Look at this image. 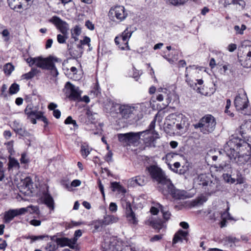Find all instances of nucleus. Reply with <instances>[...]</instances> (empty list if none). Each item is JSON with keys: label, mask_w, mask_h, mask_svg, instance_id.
I'll list each match as a JSON object with an SVG mask.
<instances>
[{"label": "nucleus", "mask_w": 251, "mask_h": 251, "mask_svg": "<svg viewBox=\"0 0 251 251\" xmlns=\"http://www.w3.org/2000/svg\"><path fill=\"white\" fill-rule=\"evenodd\" d=\"M249 144L241 139L232 138L226 142L224 147V151L229 159L239 165H251V158L247 154H240Z\"/></svg>", "instance_id": "1"}, {"label": "nucleus", "mask_w": 251, "mask_h": 251, "mask_svg": "<svg viewBox=\"0 0 251 251\" xmlns=\"http://www.w3.org/2000/svg\"><path fill=\"white\" fill-rule=\"evenodd\" d=\"M108 106L110 107L109 112L112 116L117 118L121 117L125 119L131 118L136 110V107L131 104H121L109 102Z\"/></svg>", "instance_id": "2"}, {"label": "nucleus", "mask_w": 251, "mask_h": 251, "mask_svg": "<svg viewBox=\"0 0 251 251\" xmlns=\"http://www.w3.org/2000/svg\"><path fill=\"white\" fill-rule=\"evenodd\" d=\"M216 121L211 115L207 114L200 119L199 122L194 125L195 128H199L201 132L207 134L212 133L215 129Z\"/></svg>", "instance_id": "3"}, {"label": "nucleus", "mask_w": 251, "mask_h": 251, "mask_svg": "<svg viewBox=\"0 0 251 251\" xmlns=\"http://www.w3.org/2000/svg\"><path fill=\"white\" fill-rule=\"evenodd\" d=\"M236 110L243 115H250L249 110V100L246 92L242 90L236 96L234 101Z\"/></svg>", "instance_id": "4"}, {"label": "nucleus", "mask_w": 251, "mask_h": 251, "mask_svg": "<svg viewBox=\"0 0 251 251\" xmlns=\"http://www.w3.org/2000/svg\"><path fill=\"white\" fill-rule=\"evenodd\" d=\"M120 241L116 237L106 234L104 235L101 243L102 251H117L120 248Z\"/></svg>", "instance_id": "5"}, {"label": "nucleus", "mask_w": 251, "mask_h": 251, "mask_svg": "<svg viewBox=\"0 0 251 251\" xmlns=\"http://www.w3.org/2000/svg\"><path fill=\"white\" fill-rule=\"evenodd\" d=\"M132 33L127 27L120 35L115 37V42L121 50H130L128 43Z\"/></svg>", "instance_id": "6"}, {"label": "nucleus", "mask_w": 251, "mask_h": 251, "mask_svg": "<svg viewBox=\"0 0 251 251\" xmlns=\"http://www.w3.org/2000/svg\"><path fill=\"white\" fill-rule=\"evenodd\" d=\"M117 136L119 142L124 146L134 145L139 140V132L120 133L118 134Z\"/></svg>", "instance_id": "7"}, {"label": "nucleus", "mask_w": 251, "mask_h": 251, "mask_svg": "<svg viewBox=\"0 0 251 251\" xmlns=\"http://www.w3.org/2000/svg\"><path fill=\"white\" fill-rule=\"evenodd\" d=\"M27 118L33 124L36 123V119H41L45 123H47L46 118L43 116L44 112L37 111L32 105H28L25 110Z\"/></svg>", "instance_id": "8"}, {"label": "nucleus", "mask_w": 251, "mask_h": 251, "mask_svg": "<svg viewBox=\"0 0 251 251\" xmlns=\"http://www.w3.org/2000/svg\"><path fill=\"white\" fill-rule=\"evenodd\" d=\"M139 138L143 137L144 143L146 147H155V140L159 138V134L155 131L145 130L139 132Z\"/></svg>", "instance_id": "9"}, {"label": "nucleus", "mask_w": 251, "mask_h": 251, "mask_svg": "<svg viewBox=\"0 0 251 251\" xmlns=\"http://www.w3.org/2000/svg\"><path fill=\"white\" fill-rule=\"evenodd\" d=\"M146 169L152 179L156 181L158 184L167 177L164 172L156 166L151 165L147 167Z\"/></svg>", "instance_id": "10"}, {"label": "nucleus", "mask_w": 251, "mask_h": 251, "mask_svg": "<svg viewBox=\"0 0 251 251\" xmlns=\"http://www.w3.org/2000/svg\"><path fill=\"white\" fill-rule=\"evenodd\" d=\"M122 204L126 209V217L128 222L131 224L136 225L138 224V221L135 214L132 211L130 202L126 200H123Z\"/></svg>", "instance_id": "11"}, {"label": "nucleus", "mask_w": 251, "mask_h": 251, "mask_svg": "<svg viewBox=\"0 0 251 251\" xmlns=\"http://www.w3.org/2000/svg\"><path fill=\"white\" fill-rule=\"evenodd\" d=\"M48 75H50L52 76V79L54 82L56 81V76L58 75V72L55 66V64L60 61L56 57L52 56H48ZM51 79L52 78H50Z\"/></svg>", "instance_id": "12"}, {"label": "nucleus", "mask_w": 251, "mask_h": 251, "mask_svg": "<svg viewBox=\"0 0 251 251\" xmlns=\"http://www.w3.org/2000/svg\"><path fill=\"white\" fill-rule=\"evenodd\" d=\"M49 21L52 23L61 33L69 32V25L59 17L54 16L50 18Z\"/></svg>", "instance_id": "13"}, {"label": "nucleus", "mask_w": 251, "mask_h": 251, "mask_svg": "<svg viewBox=\"0 0 251 251\" xmlns=\"http://www.w3.org/2000/svg\"><path fill=\"white\" fill-rule=\"evenodd\" d=\"M26 62L29 66L35 65L42 69L47 68V58H43L42 57H29L26 59Z\"/></svg>", "instance_id": "14"}, {"label": "nucleus", "mask_w": 251, "mask_h": 251, "mask_svg": "<svg viewBox=\"0 0 251 251\" xmlns=\"http://www.w3.org/2000/svg\"><path fill=\"white\" fill-rule=\"evenodd\" d=\"M109 15L115 17L117 19L121 21L126 19L127 16V13L125 12V9L124 6H117L110 9L109 12Z\"/></svg>", "instance_id": "15"}, {"label": "nucleus", "mask_w": 251, "mask_h": 251, "mask_svg": "<svg viewBox=\"0 0 251 251\" xmlns=\"http://www.w3.org/2000/svg\"><path fill=\"white\" fill-rule=\"evenodd\" d=\"M245 52L244 56L238 57L239 61L243 67L249 68L251 67V46L246 47Z\"/></svg>", "instance_id": "16"}, {"label": "nucleus", "mask_w": 251, "mask_h": 251, "mask_svg": "<svg viewBox=\"0 0 251 251\" xmlns=\"http://www.w3.org/2000/svg\"><path fill=\"white\" fill-rule=\"evenodd\" d=\"M158 187L159 190L164 195L168 196L170 194L171 191L175 187L172 183L170 179L167 177L160 183Z\"/></svg>", "instance_id": "17"}, {"label": "nucleus", "mask_w": 251, "mask_h": 251, "mask_svg": "<svg viewBox=\"0 0 251 251\" xmlns=\"http://www.w3.org/2000/svg\"><path fill=\"white\" fill-rule=\"evenodd\" d=\"M65 87L70 90L69 98L73 100H79L80 99L81 91L78 87L73 85L70 82H67Z\"/></svg>", "instance_id": "18"}, {"label": "nucleus", "mask_w": 251, "mask_h": 251, "mask_svg": "<svg viewBox=\"0 0 251 251\" xmlns=\"http://www.w3.org/2000/svg\"><path fill=\"white\" fill-rule=\"evenodd\" d=\"M158 92L160 93L165 99L164 105L165 106H168L172 100V96L174 95V92L173 90L172 89L171 91L170 89L167 88H161L158 89Z\"/></svg>", "instance_id": "19"}, {"label": "nucleus", "mask_w": 251, "mask_h": 251, "mask_svg": "<svg viewBox=\"0 0 251 251\" xmlns=\"http://www.w3.org/2000/svg\"><path fill=\"white\" fill-rule=\"evenodd\" d=\"M55 241L58 245L61 247L68 246L71 249H75V241L74 240L69 239L67 238H56Z\"/></svg>", "instance_id": "20"}, {"label": "nucleus", "mask_w": 251, "mask_h": 251, "mask_svg": "<svg viewBox=\"0 0 251 251\" xmlns=\"http://www.w3.org/2000/svg\"><path fill=\"white\" fill-rule=\"evenodd\" d=\"M183 117L182 114L173 113L168 115L166 118V122L169 126H173L177 122H179L180 119Z\"/></svg>", "instance_id": "21"}, {"label": "nucleus", "mask_w": 251, "mask_h": 251, "mask_svg": "<svg viewBox=\"0 0 251 251\" xmlns=\"http://www.w3.org/2000/svg\"><path fill=\"white\" fill-rule=\"evenodd\" d=\"M231 4L239 5L242 9H244L246 6V2L244 0H225L223 3L224 7L225 8Z\"/></svg>", "instance_id": "22"}, {"label": "nucleus", "mask_w": 251, "mask_h": 251, "mask_svg": "<svg viewBox=\"0 0 251 251\" xmlns=\"http://www.w3.org/2000/svg\"><path fill=\"white\" fill-rule=\"evenodd\" d=\"M23 0H7L9 6L10 8L15 11H18L19 10L23 8Z\"/></svg>", "instance_id": "23"}, {"label": "nucleus", "mask_w": 251, "mask_h": 251, "mask_svg": "<svg viewBox=\"0 0 251 251\" xmlns=\"http://www.w3.org/2000/svg\"><path fill=\"white\" fill-rule=\"evenodd\" d=\"M187 235L188 232L187 231L179 230L174 235L173 241V244H176L179 242H182L183 239H184Z\"/></svg>", "instance_id": "24"}, {"label": "nucleus", "mask_w": 251, "mask_h": 251, "mask_svg": "<svg viewBox=\"0 0 251 251\" xmlns=\"http://www.w3.org/2000/svg\"><path fill=\"white\" fill-rule=\"evenodd\" d=\"M17 212V216L24 214L26 212H29V213L35 212L37 211V208L35 206L32 205L28 206L26 207L21 208L18 209H15Z\"/></svg>", "instance_id": "25"}, {"label": "nucleus", "mask_w": 251, "mask_h": 251, "mask_svg": "<svg viewBox=\"0 0 251 251\" xmlns=\"http://www.w3.org/2000/svg\"><path fill=\"white\" fill-rule=\"evenodd\" d=\"M170 195L176 200L183 199L185 198L184 191L176 189L175 187L171 191Z\"/></svg>", "instance_id": "26"}, {"label": "nucleus", "mask_w": 251, "mask_h": 251, "mask_svg": "<svg viewBox=\"0 0 251 251\" xmlns=\"http://www.w3.org/2000/svg\"><path fill=\"white\" fill-rule=\"evenodd\" d=\"M147 182L146 177L144 176H137L135 177L132 178L131 179V183L132 185H134L136 184L139 186H143L146 184Z\"/></svg>", "instance_id": "27"}, {"label": "nucleus", "mask_w": 251, "mask_h": 251, "mask_svg": "<svg viewBox=\"0 0 251 251\" xmlns=\"http://www.w3.org/2000/svg\"><path fill=\"white\" fill-rule=\"evenodd\" d=\"M69 52L71 55L74 58H79L81 56L83 53V48L81 47V45H77V50H73V49H69Z\"/></svg>", "instance_id": "28"}, {"label": "nucleus", "mask_w": 251, "mask_h": 251, "mask_svg": "<svg viewBox=\"0 0 251 251\" xmlns=\"http://www.w3.org/2000/svg\"><path fill=\"white\" fill-rule=\"evenodd\" d=\"M57 107V105L56 103L51 102L48 105V109L52 111V114L55 118L59 119L61 116V112L59 109H56Z\"/></svg>", "instance_id": "29"}, {"label": "nucleus", "mask_w": 251, "mask_h": 251, "mask_svg": "<svg viewBox=\"0 0 251 251\" xmlns=\"http://www.w3.org/2000/svg\"><path fill=\"white\" fill-rule=\"evenodd\" d=\"M16 212L15 209H11L6 212L4 216L5 223H9L15 217L17 216Z\"/></svg>", "instance_id": "30"}, {"label": "nucleus", "mask_w": 251, "mask_h": 251, "mask_svg": "<svg viewBox=\"0 0 251 251\" xmlns=\"http://www.w3.org/2000/svg\"><path fill=\"white\" fill-rule=\"evenodd\" d=\"M102 220L104 226H106L117 222L118 218L114 215H106Z\"/></svg>", "instance_id": "31"}, {"label": "nucleus", "mask_w": 251, "mask_h": 251, "mask_svg": "<svg viewBox=\"0 0 251 251\" xmlns=\"http://www.w3.org/2000/svg\"><path fill=\"white\" fill-rule=\"evenodd\" d=\"M77 73V69L75 67H72L70 70H67L65 74L67 76L74 80L76 79L77 78L76 76Z\"/></svg>", "instance_id": "32"}, {"label": "nucleus", "mask_w": 251, "mask_h": 251, "mask_svg": "<svg viewBox=\"0 0 251 251\" xmlns=\"http://www.w3.org/2000/svg\"><path fill=\"white\" fill-rule=\"evenodd\" d=\"M229 207L226 209V210L222 214V221L220 223L221 227H223L226 226V219H232L229 213L228 212Z\"/></svg>", "instance_id": "33"}, {"label": "nucleus", "mask_w": 251, "mask_h": 251, "mask_svg": "<svg viewBox=\"0 0 251 251\" xmlns=\"http://www.w3.org/2000/svg\"><path fill=\"white\" fill-rule=\"evenodd\" d=\"M22 185L25 189H26L27 191H30L32 187L31 179L29 177H25L22 181Z\"/></svg>", "instance_id": "34"}, {"label": "nucleus", "mask_w": 251, "mask_h": 251, "mask_svg": "<svg viewBox=\"0 0 251 251\" xmlns=\"http://www.w3.org/2000/svg\"><path fill=\"white\" fill-rule=\"evenodd\" d=\"M111 187L113 191H117L119 192L126 193V190L119 183L113 182L111 183Z\"/></svg>", "instance_id": "35"}, {"label": "nucleus", "mask_w": 251, "mask_h": 251, "mask_svg": "<svg viewBox=\"0 0 251 251\" xmlns=\"http://www.w3.org/2000/svg\"><path fill=\"white\" fill-rule=\"evenodd\" d=\"M206 200L204 198H199L197 199L192 201L189 203V206L191 207L202 205Z\"/></svg>", "instance_id": "36"}, {"label": "nucleus", "mask_w": 251, "mask_h": 251, "mask_svg": "<svg viewBox=\"0 0 251 251\" xmlns=\"http://www.w3.org/2000/svg\"><path fill=\"white\" fill-rule=\"evenodd\" d=\"M81 33V29L78 26H75L73 29L71 30L72 38L74 39L75 41L78 40V36Z\"/></svg>", "instance_id": "37"}, {"label": "nucleus", "mask_w": 251, "mask_h": 251, "mask_svg": "<svg viewBox=\"0 0 251 251\" xmlns=\"http://www.w3.org/2000/svg\"><path fill=\"white\" fill-rule=\"evenodd\" d=\"M48 208L50 209L49 213L51 214L52 212L54 211L55 207V203L54 200L52 197L48 194Z\"/></svg>", "instance_id": "38"}, {"label": "nucleus", "mask_w": 251, "mask_h": 251, "mask_svg": "<svg viewBox=\"0 0 251 251\" xmlns=\"http://www.w3.org/2000/svg\"><path fill=\"white\" fill-rule=\"evenodd\" d=\"M69 32L59 34L57 35V41L59 44H64L68 38Z\"/></svg>", "instance_id": "39"}, {"label": "nucleus", "mask_w": 251, "mask_h": 251, "mask_svg": "<svg viewBox=\"0 0 251 251\" xmlns=\"http://www.w3.org/2000/svg\"><path fill=\"white\" fill-rule=\"evenodd\" d=\"M16 168L19 169L20 168V164L17 160L14 158H9L8 162V168Z\"/></svg>", "instance_id": "40"}, {"label": "nucleus", "mask_w": 251, "mask_h": 251, "mask_svg": "<svg viewBox=\"0 0 251 251\" xmlns=\"http://www.w3.org/2000/svg\"><path fill=\"white\" fill-rule=\"evenodd\" d=\"M159 208H160L162 214L164 219L166 221H168L171 216V213L167 210L161 204H158Z\"/></svg>", "instance_id": "41"}, {"label": "nucleus", "mask_w": 251, "mask_h": 251, "mask_svg": "<svg viewBox=\"0 0 251 251\" xmlns=\"http://www.w3.org/2000/svg\"><path fill=\"white\" fill-rule=\"evenodd\" d=\"M38 73V70L36 69L32 68L30 72L23 75V77L24 79H29L34 76V75Z\"/></svg>", "instance_id": "42"}, {"label": "nucleus", "mask_w": 251, "mask_h": 251, "mask_svg": "<svg viewBox=\"0 0 251 251\" xmlns=\"http://www.w3.org/2000/svg\"><path fill=\"white\" fill-rule=\"evenodd\" d=\"M168 56V57H165V58L171 64H173L178 59V54L176 51H175L174 54L173 55L172 54H169Z\"/></svg>", "instance_id": "43"}, {"label": "nucleus", "mask_w": 251, "mask_h": 251, "mask_svg": "<svg viewBox=\"0 0 251 251\" xmlns=\"http://www.w3.org/2000/svg\"><path fill=\"white\" fill-rule=\"evenodd\" d=\"M20 90V86L17 83H13L9 89V93L11 95L17 93Z\"/></svg>", "instance_id": "44"}, {"label": "nucleus", "mask_w": 251, "mask_h": 251, "mask_svg": "<svg viewBox=\"0 0 251 251\" xmlns=\"http://www.w3.org/2000/svg\"><path fill=\"white\" fill-rule=\"evenodd\" d=\"M14 67L11 63H8L6 64L3 67V71L4 73L7 75H10L11 73L14 71Z\"/></svg>", "instance_id": "45"}, {"label": "nucleus", "mask_w": 251, "mask_h": 251, "mask_svg": "<svg viewBox=\"0 0 251 251\" xmlns=\"http://www.w3.org/2000/svg\"><path fill=\"white\" fill-rule=\"evenodd\" d=\"M66 125L72 124L74 126V129H77L78 125L75 120H73L71 116H68L64 121Z\"/></svg>", "instance_id": "46"}, {"label": "nucleus", "mask_w": 251, "mask_h": 251, "mask_svg": "<svg viewBox=\"0 0 251 251\" xmlns=\"http://www.w3.org/2000/svg\"><path fill=\"white\" fill-rule=\"evenodd\" d=\"M186 118L183 116V118L180 119L179 122L176 123V127L178 130L184 128L185 126Z\"/></svg>", "instance_id": "47"}, {"label": "nucleus", "mask_w": 251, "mask_h": 251, "mask_svg": "<svg viewBox=\"0 0 251 251\" xmlns=\"http://www.w3.org/2000/svg\"><path fill=\"white\" fill-rule=\"evenodd\" d=\"M152 226L154 228L160 230L164 227L163 222L162 221H155L152 223Z\"/></svg>", "instance_id": "48"}, {"label": "nucleus", "mask_w": 251, "mask_h": 251, "mask_svg": "<svg viewBox=\"0 0 251 251\" xmlns=\"http://www.w3.org/2000/svg\"><path fill=\"white\" fill-rule=\"evenodd\" d=\"M92 225H94V227L95 230H98L100 227L104 226L103 220H97L93 222Z\"/></svg>", "instance_id": "49"}, {"label": "nucleus", "mask_w": 251, "mask_h": 251, "mask_svg": "<svg viewBox=\"0 0 251 251\" xmlns=\"http://www.w3.org/2000/svg\"><path fill=\"white\" fill-rule=\"evenodd\" d=\"M198 69H199L200 70H201L202 69V67H198L195 65H192V66H189V67H187L186 68V71H185V77H187L189 73L190 72V70H196Z\"/></svg>", "instance_id": "50"}, {"label": "nucleus", "mask_w": 251, "mask_h": 251, "mask_svg": "<svg viewBox=\"0 0 251 251\" xmlns=\"http://www.w3.org/2000/svg\"><path fill=\"white\" fill-rule=\"evenodd\" d=\"M234 28L237 34H243L244 31L246 29V26L245 25H242L240 27L239 25H235Z\"/></svg>", "instance_id": "51"}, {"label": "nucleus", "mask_w": 251, "mask_h": 251, "mask_svg": "<svg viewBox=\"0 0 251 251\" xmlns=\"http://www.w3.org/2000/svg\"><path fill=\"white\" fill-rule=\"evenodd\" d=\"M38 199V202L40 203H44L47 205V193H43L42 195L39 196Z\"/></svg>", "instance_id": "52"}, {"label": "nucleus", "mask_w": 251, "mask_h": 251, "mask_svg": "<svg viewBox=\"0 0 251 251\" xmlns=\"http://www.w3.org/2000/svg\"><path fill=\"white\" fill-rule=\"evenodd\" d=\"M223 178L225 181L227 183L233 184L236 181L235 178H232L230 175L227 174L223 175Z\"/></svg>", "instance_id": "53"}, {"label": "nucleus", "mask_w": 251, "mask_h": 251, "mask_svg": "<svg viewBox=\"0 0 251 251\" xmlns=\"http://www.w3.org/2000/svg\"><path fill=\"white\" fill-rule=\"evenodd\" d=\"M15 132L22 136H26L29 135V133L25 130L23 126L17 129V130Z\"/></svg>", "instance_id": "54"}, {"label": "nucleus", "mask_w": 251, "mask_h": 251, "mask_svg": "<svg viewBox=\"0 0 251 251\" xmlns=\"http://www.w3.org/2000/svg\"><path fill=\"white\" fill-rule=\"evenodd\" d=\"M81 152L82 155L84 157H86L90 153V151L88 148V147L86 146H82L81 149Z\"/></svg>", "instance_id": "55"}, {"label": "nucleus", "mask_w": 251, "mask_h": 251, "mask_svg": "<svg viewBox=\"0 0 251 251\" xmlns=\"http://www.w3.org/2000/svg\"><path fill=\"white\" fill-rule=\"evenodd\" d=\"M46 236L45 235H39V236H28L26 237L27 239H30L31 240V243L39 240L43 239Z\"/></svg>", "instance_id": "56"}, {"label": "nucleus", "mask_w": 251, "mask_h": 251, "mask_svg": "<svg viewBox=\"0 0 251 251\" xmlns=\"http://www.w3.org/2000/svg\"><path fill=\"white\" fill-rule=\"evenodd\" d=\"M86 115L89 120L94 121L96 119L97 114L93 113L91 110H87L86 112Z\"/></svg>", "instance_id": "57"}, {"label": "nucleus", "mask_w": 251, "mask_h": 251, "mask_svg": "<svg viewBox=\"0 0 251 251\" xmlns=\"http://www.w3.org/2000/svg\"><path fill=\"white\" fill-rule=\"evenodd\" d=\"M187 0H170V3L174 5L183 4Z\"/></svg>", "instance_id": "58"}, {"label": "nucleus", "mask_w": 251, "mask_h": 251, "mask_svg": "<svg viewBox=\"0 0 251 251\" xmlns=\"http://www.w3.org/2000/svg\"><path fill=\"white\" fill-rule=\"evenodd\" d=\"M235 180L237 181V183H238V184H243L245 182L244 177L242 176L241 174L239 172L237 173V177Z\"/></svg>", "instance_id": "59"}, {"label": "nucleus", "mask_w": 251, "mask_h": 251, "mask_svg": "<svg viewBox=\"0 0 251 251\" xmlns=\"http://www.w3.org/2000/svg\"><path fill=\"white\" fill-rule=\"evenodd\" d=\"M2 37L4 38V41L7 42L9 39V32L7 29H4L1 32Z\"/></svg>", "instance_id": "60"}, {"label": "nucleus", "mask_w": 251, "mask_h": 251, "mask_svg": "<svg viewBox=\"0 0 251 251\" xmlns=\"http://www.w3.org/2000/svg\"><path fill=\"white\" fill-rule=\"evenodd\" d=\"M90 41L91 40L89 37L85 36L83 40H80V44L79 45H81V46L82 45H87L89 47Z\"/></svg>", "instance_id": "61"}, {"label": "nucleus", "mask_w": 251, "mask_h": 251, "mask_svg": "<svg viewBox=\"0 0 251 251\" xmlns=\"http://www.w3.org/2000/svg\"><path fill=\"white\" fill-rule=\"evenodd\" d=\"M58 248V245L57 244L56 242L55 243L53 242V241H51L50 243V246L48 247V250L49 251H53L56 250Z\"/></svg>", "instance_id": "62"}, {"label": "nucleus", "mask_w": 251, "mask_h": 251, "mask_svg": "<svg viewBox=\"0 0 251 251\" xmlns=\"http://www.w3.org/2000/svg\"><path fill=\"white\" fill-rule=\"evenodd\" d=\"M163 237L162 234L155 235L150 239L151 242H154L160 240Z\"/></svg>", "instance_id": "63"}, {"label": "nucleus", "mask_w": 251, "mask_h": 251, "mask_svg": "<svg viewBox=\"0 0 251 251\" xmlns=\"http://www.w3.org/2000/svg\"><path fill=\"white\" fill-rule=\"evenodd\" d=\"M109 210L112 212H115L117 210V205L115 202H111L109 204Z\"/></svg>", "instance_id": "64"}]
</instances>
